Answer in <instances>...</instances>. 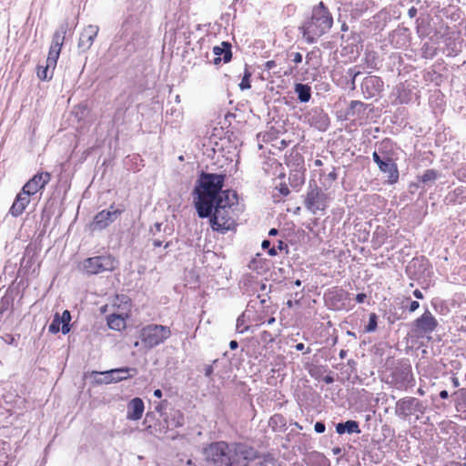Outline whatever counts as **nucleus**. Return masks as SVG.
<instances>
[{"label":"nucleus","mask_w":466,"mask_h":466,"mask_svg":"<svg viewBox=\"0 0 466 466\" xmlns=\"http://www.w3.org/2000/svg\"><path fill=\"white\" fill-rule=\"evenodd\" d=\"M225 176L202 173L195 188L197 198L195 206L200 218H208L212 214L213 207L220 197Z\"/></svg>","instance_id":"f257e3e1"},{"label":"nucleus","mask_w":466,"mask_h":466,"mask_svg":"<svg viewBox=\"0 0 466 466\" xmlns=\"http://www.w3.org/2000/svg\"><path fill=\"white\" fill-rule=\"evenodd\" d=\"M237 204L238 195L235 191L227 189L221 193L214 204L210 219L214 230L227 231L234 228L236 223L232 208Z\"/></svg>","instance_id":"f03ea898"},{"label":"nucleus","mask_w":466,"mask_h":466,"mask_svg":"<svg viewBox=\"0 0 466 466\" xmlns=\"http://www.w3.org/2000/svg\"><path fill=\"white\" fill-rule=\"evenodd\" d=\"M333 25V18L322 2L314 6L310 21L299 27L303 37L309 43L326 34Z\"/></svg>","instance_id":"7ed1b4c3"},{"label":"nucleus","mask_w":466,"mask_h":466,"mask_svg":"<svg viewBox=\"0 0 466 466\" xmlns=\"http://www.w3.org/2000/svg\"><path fill=\"white\" fill-rule=\"evenodd\" d=\"M171 335L168 327L150 324L143 327L139 331V338L144 348L149 350L163 343Z\"/></svg>","instance_id":"20e7f679"},{"label":"nucleus","mask_w":466,"mask_h":466,"mask_svg":"<svg viewBox=\"0 0 466 466\" xmlns=\"http://www.w3.org/2000/svg\"><path fill=\"white\" fill-rule=\"evenodd\" d=\"M206 459L216 466H230V444L224 441L211 443L205 449Z\"/></svg>","instance_id":"39448f33"},{"label":"nucleus","mask_w":466,"mask_h":466,"mask_svg":"<svg viewBox=\"0 0 466 466\" xmlns=\"http://www.w3.org/2000/svg\"><path fill=\"white\" fill-rule=\"evenodd\" d=\"M117 266V262L112 256H96L88 258L83 262V268L88 274H99L105 271H112Z\"/></svg>","instance_id":"423d86ee"},{"label":"nucleus","mask_w":466,"mask_h":466,"mask_svg":"<svg viewBox=\"0 0 466 466\" xmlns=\"http://www.w3.org/2000/svg\"><path fill=\"white\" fill-rule=\"evenodd\" d=\"M95 373L102 376V378L97 380L99 383L109 384L116 383L133 378L137 374V370L136 368L124 367Z\"/></svg>","instance_id":"0eeeda50"},{"label":"nucleus","mask_w":466,"mask_h":466,"mask_svg":"<svg viewBox=\"0 0 466 466\" xmlns=\"http://www.w3.org/2000/svg\"><path fill=\"white\" fill-rule=\"evenodd\" d=\"M230 466H246L255 458V451L244 444H230Z\"/></svg>","instance_id":"6e6552de"},{"label":"nucleus","mask_w":466,"mask_h":466,"mask_svg":"<svg viewBox=\"0 0 466 466\" xmlns=\"http://www.w3.org/2000/svg\"><path fill=\"white\" fill-rule=\"evenodd\" d=\"M327 197L315 187H311L305 198V205L311 212L316 213L318 210H324L327 207Z\"/></svg>","instance_id":"1a4fd4ad"},{"label":"nucleus","mask_w":466,"mask_h":466,"mask_svg":"<svg viewBox=\"0 0 466 466\" xmlns=\"http://www.w3.org/2000/svg\"><path fill=\"white\" fill-rule=\"evenodd\" d=\"M66 28L61 27L56 32H55L53 35V40L49 48L48 56L46 58V63L49 64V66H56L57 59L60 55L61 47L64 43L65 35H66Z\"/></svg>","instance_id":"9d476101"},{"label":"nucleus","mask_w":466,"mask_h":466,"mask_svg":"<svg viewBox=\"0 0 466 466\" xmlns=\"http://www.w3.org/2000/svg\"><path fill=\"white\" fill-rule=\"evenodd\" d=\"M121 214V210L113 209L102 210L97 213L90 225L92 230H102L113 223Z\"/></svg>","instance_id":"9b49d317"},{"label":"nucleus","mask_w":466,"mask_h":466,"mask_svg":"<svg viewBox=\"0 0 466 466\" xmlns=\"http://www.w3.org/2000/svg\"><path fill=\"white\" fill-rule=\"evenodd\" d=\"M422 402L415 398H409L400 400L397 403V413L407 418L416 413H423Z\"/></svg>","instance_id":"f8f14e48"},{"label":"nucleus","mask_w":466,"mask_h":466,"mask_svg":"<svg viewBox=\"0 0 466 466\" xmlns=\"http://www.w3.org/2000/svg\"><path fill=\"white\" fill-rule=\"evenodd\" d=\"M50 180V174L47 172H41L35 174L28 182H26L22 190L29 196L35 195L39 190L43 189Z\"/></svg>","instance_id":"ddd939ff"},{"label":"nucleus","mask_w":466,"mask_h":466,"mask_svg":"<svg viewBox=\"0 0 466 466\" xmlns=\"http://www.w3.org/2000/svg\"><path fill=\"white\" fill-rule=\"evenodd\" d=\"M70 320L71 315L68 310H64L62 315L56 313L51 324L48 327V331L53 334H56L59 331H61L63 334H67L70 331Z\"/></svg>","instance_id":"4468645a"},{"label":"nucleus","mask_w":466,"mask_h":466,"mask_svg":"<svg viewBox=\"0 0 466 466\" xmlns=\"http://www.w3.org/2000/svg\"><path fill=\"white\" fill-rule=\"evenodd\" d=\"M414 325L418 332L431 333L436 329L438 322L431 311L426 310L415 320Z\"/></svg>","instance_id":"2eb2a0df"},{"label":"nucleus","mask_w":466,"mask_h":466,"mask_svg":"<svg viewBox=\"0 0 466 466\" xmlns=\"http://www.w3.org/2000/svg\"><path fill=\"white\" fill-rule=\"evenodd\" d=\"M98 31L99 27L95 25H89L85 27L79 37L78 47L83 51L88 50L92 46Z\"/></svg>","instance_id":"dca6fc26"},{"label":"nucleus","mask_w":466,"mask_h":466,"mask_svg":"<svg viewBox=\"0 0 466 466\" xmlns=\"http://www.w3.org/2000/svg\"><path fill=\"white\" fill-rule=\"evenodd\" d=\"M213 54L215 56L213 59L215 65L219 64L221 61L228 63L232 57L231 45L228 42H222L220 46L213 47Z\"/></svg>","instance_id":"f3484780"},{"label":"nucleus","mask_w":466,"mask_h":466,"mask_svg":"<svg viewBox=\"0 0 466 466\" xmlns=\"http://www.w3.org/2000/svg\"><path fill=\"white\" fill-rule=\"evenodd\" d=\"M145 406L140 398H134L127 403V419L130 420H138L142 418Z\"/></svg>","instance_id":"a211bd4d"},{"label":"nucleus","mask_w":466,"mask_h":466,"mask_svg":"<svg viewBox=\"0 0 466 466\" xmlns=\"http://www.w3.org/2000/svg\"><path fill=\"white\" fill-rule=\"evenodd\" d=\"M29 202L30 196L24 192L23 190H21V192L17 194L13 205L11 206L9 213L15 218L20 216L24 212Z\"/></svg>","instance_id":"6ab92c4d"},{"label":"nucleus","mask_w":466,"mask_h":466,"mask_svg":"<svg viewBox=\"0 0 466 466\" xmlns=\"http://www.w3.org/2000/svg\"><path fill=\"white\" fill-rule=\"evenodd\" d=\"M379 168L381 172L387 175L388 182L390 184H394L398 181L399 171L397 165L390 156L379 166Z\"/></svg>","instance_id":"aec40b11"},{"label":"nucleus","mask_w":466,"mask_h":466,"mask_svg":"<svg viewBox=\"0 0 466 466\" xmlns=\"http://www.w3.org/2000/svg\"><path fill=\"white\" fill-rule=\"evenodd\" d=\"M382 86V82L377 76H371L366 77L361 85L362 90L364 93H367L368 96H377Z\"/></svg>","instance_id":"412c9836"},{"label":"nucleus","mask_w":466,"mask_h":466,"mask_svg":"<svg viewBox=\"0 0 466 466\" xmlns=\"http://www.w3.org/2000/svg\"><path fill=\"white\" fill-rule=\"evenodd\" d=\"M165 421L168 428L181 427L185 422L184 414L178 410H171L165 418Z\"/></svg>","instance_id":"4be33fe9"},{"label":"nucleus","mask_w":466,"mask_h":466,"mask_svg":"<svg viewBox=\"0 0 466 466\" xmlns=\"http://www.w3.org/2000/svg\"><path fill=\"white\" fill-rule=\"evenodd\" d=\"M336 431L339 434L348 433H360V430L359 423L355 420H347L345 423H338L336 426Z\"/></svg>","instance_id":"5701e85b"},{"label":"nucleus","mask_w":466,"mask_h":466,"mask_svg":"<svg viewBox=\"0 0 466 466\" xmlns=\"http://www.w3.org/2000/svg\"><path fill=\"white\" fill-rule=\"evenodd\" d=\"M107 325L115 330H121L126 327V320L122 315L111 314L107 317Z\"/></svg>","instance_id":"b1692460"},{"label":"nucleus","mask_w":466,"mask_h":466,"mask_svg":"<svg viewBox=\"0 0 466 466\" xmlns=\"http://www.w3.org/2000/svg\"><path fill=\"white\" fill-rule=\"evenodd\" d=\"M295 92L298 95V98L300 102L306 103L311 97V88L308 85L296 84Z\"/></svg>","instance_id":"393cba45"},{"label":"nucleus","mask_w":466,"mask_h":466,"mask_svg":"<svg viewBox=\"0 0 466 466\" xmlns=\"http://www.w3.org/2000/svg\"><path fill=\"white\" fill-rule=\"evenodd\" d=\"M293 165H296L299 167L296 170V181H298L299 184H302L305 180L304 172L306 171L303 158L301 157L296 156L295 158L293 157Z\"/></svg>","instance_id":"a878e982"},{"label":"nucleus","mask_w":466,"mask_h":466,"mask_svg":"<svg viewBox=\"0 0 466 466\" xmlns=\"http://www.w3.org/2000/svg\"><path fill=\"white\" fill-rule=\"evenodd\" d=\"M56 67L49 66V64L46 63V66H38L37 76L41 80H48L52 78L53 71Z\"/></svg>","instance_id":"bb28decb"},{"label":"nucleus","mask_w":466,"mask_h":466,"mask_svg":"<svg viewBox=\"0 0 466 466\" xmlns=\"http://www.w3.org/2000/svg\"><path fill=\"white\" fill-rule=\"evenodd\" d=\"M250 309H247L243 315L241 317H239L238 319H237V330L240 333H243L245 330L248 329V327L247 326H243L244 324V318L248 317V318H250Z\"/></svg>","instance_id":"cd10ccee"},{"label":"nucleus","mask_w":466,"mask_h":466,"mask_svg":"<svg viewBox=\"0 0 466 466\" xmlns=\"http://www.w3.org/2000/svg\"><path fill=\"white\" fill-rule=\"evenodd\" d=\"M437 178V172L433 169H429L424 172L420 177V180L423 183L432 182Z\"/></svg>","instance_id":"c85d7f7f"},{"label":"nucleus","mask_w":466,"mask_h":466,"mask_svg":"<svg viewBox=\"0 0 466 466\" xmlns=\"http://www.w3.org/2000/svg\"><path fill=\"white\" fill-rule=\"evenodd\" d=\"M377 329V315L375 313L370 314L369 324L366 327L367 332H373Z\"/></svg>","instance_id":"c756f323"},{"label":"nucleus","mask_w":466,"mask_h":466,"mask_svg":"<svg viewBox=\"0 0 466 466\" xmlns=\"http://www.w3.org/2000/svg\"><path fill=\"white\" fill-rule=\"evenodd\" d=\"M389 155L385 154L384 152L379 153L377 151L373 152L372 158L374 162L378 165V167L387 159Z\"/></svg>","instance_id":"7c9ffc66"},{"label":"nucleus","mask_w":466,"mask_h":466,"mask_svg":"<svg viewBox=\"0 0 466 466\" xmlns=\"http://www.w3.org/2000/svg\"><path fill=\"white\" fill-rule=\"evenodd\" d=\"M250 76H251V74L249 72H248V71L245 72V75L239 84V87L241 90L250 88V82H249Z\"/></svg>","instance_id":"2f4dec72"},{"label":"nucleus","mask_w":466,"mask_h":466,"mask_svg":"<svg viewBox=\"0 0 466 466\" xmlns=\"http://www.w3.org/2000/svg\"><path fill=\"white\" fill-rule=\"evenodd\" d=\"M275 189L278 190L282 196H287L289 194V186L284 182H279L275 185Z\"/></svg>","instance_id":"473e14b6"},{"label":"nucleus","mask_w":466,"mask_h":466,"mask_svg":"<svg viewBox=\"0 0 466 466\" xmlns=\"http://www.w3.org/2000/svg\"><path fill=\"white\" fill-rule=\"evenodd\" d=\"M162 223L157 222L150 228V234L152 236H156L157 233L161 232Z\"/></svg>","instance_id":"72a5a7b5"},{"label":"nucleus","mask_w":466,"mask_h":466,"mask_svg":"<svg viewBox=\"0 0 466 466\" xmlns=\"http://www.w3.org/2000/svg\"><path fill=\"white\" fill-rule=\"evenodd\" d=\"M260 339L263 342H270L273 340V335L268 331H263L260 335Z\"/></svg>","instance_id":"f704fd0d"},{"label":"nucleus","mask_w":466,"mask_h":466,"mask_svg":"<svg viewBox=\"0 0 466 466\" xmlns=\"http://www.w3.org/2000/svg\"><path fill=\"white\" fill-rule=\"evenodd\" d=\"M315 431L318 433H322L325 431V425L322 422H317L314 426Z\"/></svg>","instance_id":"c9c22d12"},{"label":"nucleus","mask_w":466,"mask_h":466,"mask_svg":"<svg viewBox=\"0 0 466 466\" xmlns=\"http://www.w3.org/2000/svg\"><path fill=\"white\" fill-rule=\"evenodd\" d=\"M420 307V303L418 301H412L410 305V308H409V310L410 312H414L415 310H417Z\"/></svg>","instance_id":"e433bc0d"},{"label":"nucleus","mask_w":466,"mask_h":466,"mask_svg":"<svg viewBox=\"0 0 466 466\" xmlns=\"http://www.w3.org/2000/svg\"><path fill=\"white\" fill-rule=\"evenodd\" d=\"M366 299V294L364 293H359L357 296H356V301L358 303H363L364 300Z\"/></svg>","instance_id":"4c0bfd02"},{"label":"nucleus","mask_w":466,"mask_h":466,"mask_svg":"<svg viewBox=\"0 0 466 466\" xmlns=\"http://www.w3.org/2000/svg\"><path fill=\"white\" fill-rule=\"evenodd\" d=\"M212 373H213V367L211 365H207L205 367V375L207 377H209V376H211Z\"/></svg>","instance_id":"58836bf2"},{"label":"nucleus","mask_w":466,"mask_h":466,"mask_svg":"<svg viewBox=\"0 0 466 466\" xmlns=\"http://www.w3.org/2000/svg\"><path fill=\"white\" fill-rule=\"evenodd\" d=\"M258 320L261 321L262 324L264 323H268V325L272 324L273 322H275V318L273 317H270L268 318V319H264L263 318H259Z\"/></svg>","instance_id":"ea45409f"},{"label":"nucleus","mask_w":466,"mask_h":466,"mask_svg":"<svg viewBox=\"0 0 466 466\" xmlns=\"http://www.w3.org/2000/svg\"><path fill=\"white\" fill-rule=\"evenodd\" d=\"M293 61L295 63H300L302 61V56L299 53L293 54Z\"/></svg>","instance_id":"a19ab883"},{"label":"nucleus","mask_w":466,"mask_h":466,"mask_svg":"<svg viewBox=\"0 0 466 466\" xmlns=\"http://www.w3.org/2000/svg\"><path fill=\"white\" fill-rule=\"evenodd\" d=\"M413 295L418 299H423V294H422V292L420 289H415L413 291Z\"/></svg>","instance_id":"79ce46f5"},{"label":"nucleus","mask_w":466,"mask_h":466,"mask_svg":"<svg viewBox=\"0 0 466 466\" xmlns=\"http://www.w3.org/2000/svg\"><path fill=\"white\" fill-rule=\"evenodd\" d=\"M163 242H164V239H161V238H154L153 239V246L154 247H160L163 244Z\"/></svg>","instance_id":"37998d69"},{"label":"nucleus","mask_w":466,"mask_h":466,"mask_svg":"<svg viewBox=\"0 0 466 466\" xmlns=\"http://www.w3.org/2000/svg\"><path fill=\"white\" fill-rule=\"evenodd\" d=\"M282 421V418L281 416L279 415H275L273 416L271 419H270V422L271 423H278V422H281Z\"/></svg>","instance_id":"c03bdc74"},{"label":"nucleus","mask_w":466,"mask_h":466,"mask_svg":"<svg viewBox=\"0 0 466 466\" xmlns=\"http://www.w3.org/2000/svg\"><path fill=\"white\" fill-rule=\"evenodd\" d=\"M238 342L236 340H231L229 342V348L231 350H236L238 348Z\"/></svg>","instance_id":"a18cd8bd"},{"label":"nucleus","mask_w":466,"mask_h":466,"mask_svg":"<svg viewBox=\"0 0 466 466\" xmlns=\"http://www.w3.org/2000/svg\"><path fill=\"white\" fill-rule=\"evenodd\" d=\"M440 397H441V399H447V398L449 397V393H448V391H447V390H441V391L440 392Z\"/></svg>","instance_id":"49530a36"},{"label":"nucleus","mask_w":466,"mask_h":466,"mask_svg":"<svg viewBox=\"0 0 466 466\" xmlns=\"http://www.w3.org/2000/svg\"><path fill=\"white\" fill-rule=\"evenodd\" d=\"M261 246L263 249L268 248L270 246V242L268 240H263Z\"/></svg>","instance_id":"de8ad7c7"},{"label":"nucleus","mask_w":466,"mask_h":466,"mask_svg":"<svg viewBox=\"0 0 466 466\" xmlns=\"http://www.w3.org/2000/svg\"><path fill=\"white\" fill-rule=\"evenodd\" d=\"M154 396H155V397H157V398H158V399H160V398L162 397V391H161V390H158V389H157V390H155V391H154Z\"/></svg>","instance_id":"09e8293b"},{"label":"nucleus","mask_w":466,"mask_h":466,"mask_svg":"<svg viewBox=\"0 0 466 466\" xmlns=\"http://www.w3.org/2000/svg\"><path fill=\"white\" fill-rule=\"evenodd\" d=\"M295 348L297 350H303L305 347L303 343H298Z\"/></svg>","instance_id":"8fccbe9b"},{"label":"nucleus","mask_w":466,"mask_h":466,"mask_svg":"<svg viewBox=\"0 0 466 466\" xmlns=\"http://www.w3.org/2000/svg\"><path fill=\"white\" fill-rule=\"evenodd\" d=\"M277 233H278V230H277L276 228H271V229L269 230V232H268V234H269L270 236H275V235H277Z\"/></svg>","instance_id":"3c124183"},{"label":"nucleus","mask_w":466,"mask_h":466,"mask_svg":"<svg viewBox=\"0 0 466 466\" xmlns=\"http://www.w3.org/2000/svg\"><path fill=\"white\" fill-rule=\"evenodd\" d=\"M279 143H280V146L279 147V148L286 147L288 145V143L284 139L281 140Z\"/></svg>","instance_id":"603ef678"},{"label":"nucleus","mask_w":466,"mask_h":466,"mask_svg":"<svg viewBox=\"0 0 466 466\" xmlns=\"http://www.w3.org/2000/svg\"><path fill=\"white\" fill-rule=\"evenodd\" d=\"M268 254H269L270 256H274V255L276 254V249H275V248H269V249H268Z\"/></svg>","instance_id":"864d4df0"},{"label":"nucleus","mask_w":466,"mask_h":466,"mask_svg":"<svg viewBox=\"0 0 466 466\" xmlns=\"http://www.w3.org/2000/svg\"><path fill=\"white\" fill-rule=\"evenodd\" d=\"M452 382H453V385L455 387H458L459 386V380L457 378H452Z\"/></svg>","instance_id":"5fc2aeb1"},{"label":"nucleus","mask_w":466,"mask_h":466,"mask_svg":"<svg viewBox=\"0 0 466 466\" xmlns=\"http://www.w3.org/2000/svg\"><path fill=\"white\" fill-rule=\"evenodd\" d=\"M417 262H418V260H413V261L410 264L409 268H410V267H412V266H414V267H415V266H416V264H417Z\"/></svg>","instance_id":"6e6d98bb"},{"label":"nucleus","mask_w":466,"mask_h":466,"mask_svg":"<svg viewBox=\"0 0 466 466\" xmlns=\"http://www.w3.org/2000/svg\"><path fill=\"white\" fill-rule=\"evenodd\" d=\"M329 177H332V179L336 178V175L333 172L329 174Z\"/></svg>","instance_id":"4d7b16f0"},{"label":"nucleus","mask_w":466,"mask_h":466,"mask_svg":"<svg viewBox=\"0 0 466 466\" xmlns=\"http://www.w3.org/2000/svg\"><path fill=\"white\" fill-rule=\"evenodd\" d=\"M287 305H288L289 307H291V300H290V299H289V300L287 301Z\"/></svg>","instance_id":"13d9d810"},{"label":"nucleus","mask_w":466,"mask_h":466,"mask_svg":"<svg viewBox=\"0 0 466 466\" xmlns=\"http://www.w3.org/2000/svg\"><path fill=\"white\" fill-rule=\"evenodd\" d=\"M135 347H138L139 346V342L138 341H136L135 344H134Z\"/></svg>","instance_id":"bf43d9fd"},{"label":"nucleus","mask_w":466,"mask_h":466,"mask_svg":"<svg viewBox=\"0 0 466 466\" xmlns=\"http://www.w3.org/2000/svg\"><path fill=\"white\" fill-rule=\"evenodd\" d=\"M295 284H296L297 286H300V281H299V280H297V281L295 282Z\"/></svg>","instance_id":"052dcab7"},{"label":"nucleus","mask_w":466,"mask_h":466,"mask_svg":"<svg viewBox=\"0 0 466 466\" xmlns=\"http://www.w3.org/2000/svg\"><path fill=\"white\" fill-rule=\"evenodd\" d=\"M282 245L283 243L281 241H279V248L281 249L282 248Z\"/></svg>","instance_id":"680f3d73"},{"label":"nucleus","mask_w":466,"mask_h":466,"mask_svg":"<svg viewBox=\"0 0 466 466\" xmlns=\"http://www.w3.org/2000/svg\"><path fill=\"white\" fill-rule=\"evenodd\" d=\"M298 184H299L298 181H297V183H295V184L293 183V184H292L293 188L295 187V186H298Z\"/></svg>","instance_id":"e2e57ef3"},{"label":"nucleus","mask_w":466,"mask_h":466,"mask_svg":"<svg viewBox=\"0 0 466 466\" xmlns=\"http://www.w3.org/2000/svg\"><path fill=\"white\" fill-rule=\"evenodd\" d=\"M298 184H299L298 181H297V183H295V184L293 183V184H292L293 188L295 187V186H298Z\"/></svg>","instance_id":"0e129e2a"},{"label":"nucleus","mask_w":466,"mask_h":466,"mask_svg":"<svg viewBox=\"0 0 466 466\" xmlns=\"http://www.w3.org/2000/svg\"><path fill=\"white\" fill-rule=\"evenodd\" d=\"M419 393L422 395L424 392H423V390H420H420H419Z\"/></svg>","instance_id":"69168bd1"},{"label":"nucleus","mask_w":466,"mask_h":466,"mask_svg":"<svg viewBox=\"0 0 466 466\" xmlns=\"http://www.w3.org/2000/svg\"><path fill=\"white\" fill-rule=\"evenodd\" d=\"M188 465H190L192 463V461L191 460H188L187 462Z\"/></svg>","instance_id":"338daca9"},{"label":"nucleus","mask_w":466,"mask_h":466,"mask_svg":"<svg viewBox=\"0 0 466 466\" xmlns=\"http://www.w3.org/2000/svg\"><path fill=\"white\" fill-rule=\"evenodd\" d=\"M168 246H169V242H167L165 245V248H168Z\"/></svg>","instance_id":"774afa93"}]
</instances>
